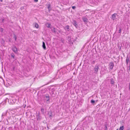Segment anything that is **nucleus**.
Masks as SVG:
<instances>
[{
    "instance_id": "nucleus-1",
    "label": "nucleus",
    "mask_w": 130,
    "mask_h": 130,
    "mask_svg": "<svg viewBox=\"0 0 130 130\" xmlns=\"http://www.w3.org/2000/svg\"><path fill=\"white\" fill-rule=\"evenodd\" d=\"M98 69L99 66H98L96 65L94 69V73H97L98 71Z\"/></svg>"
},
{
    "instance_id": "nucleus-2",
    "label": "nucleus",
    "mask_w": 130,
    "mask_h": 130,
    "mask_svg": "<svg viewBox=\"0 0 130 130\" xmlns=\"http://www.w3.org/2000/svg\"><path fill=\"white\" fill-rule=\"evenodd\" d=\"M12 50L16 54L17 53V49L15 46L13 47L12 48Z\"/></svg>"
},
{
    "instance_id": "nucleus-3",
    "label": "nucleus",
    "mask_w": 130,
    "mask_h": 130,
    "mask_svg": "<svg viewBox=\"0 0 130 130\" xmlns=\"http://www.w3.org/2000/svg\"><path fill=\"white\" fill-rule=\"evenodd\" d=\"M117 15H117V14L116 13H115L113 14H112L111 17L112 19L113 20H115L116 19V17Z\"/></svg>"
},
{
    "instance_id": "nucleus-4",
    "label": "nucleus",
    "mask_w": 130,
    "mask_h": 130,
    "mask_svg": "<svg viewBox=\"0 0 130 130\" xmlns=\"http://www.w3.org/2000/svg\"><path fill=\"white\" fill-rule=\"evenodd\" d=\"M114 66V64L113 62L110 63L109 64V68L110 69H112L113 67Z\"/></svg>"
},
{
    "instance_id": "nucleus-5",
    "label": "nucleus",
    "mask_w": 130,
    "mask_h": 130,
    "mask_svg": "<svg viewBox=\"0 0 130 130\" xmlns=\"http://www.w3.org/2000/svg\"><path fill=\"white\" fill-rule=\"evenodd\" d=\"M48 114L50 118H51L53 116V115L52 113V112L51 111H49Z\"/></svg>"
},
{
    "instance_id": "nucleus-6",
    "label": "nucleus",
    "mask_w": 130,
    "mask_h": 130,
    "mask_svg": "<svg viewBox=\"0 0 130 130\" xmlns=\"http://www.w3.org/2000/svg\"><path fill=\"white\" fill-rule=\"evenodd\" d=\"M7 112V111H6L3 113L2 115V118H4V116H5L6 115Z\"/></svg>"
},
{
    "instance_id": "nucleus-7",
    "label": "nucleus",
    "mask_w": 130,
    "mask_h": 130,
    "mask_svg": "<svg viewBox=\"0 0 130 130\" xmlns=\"http://www.w3.org/2000/svg\"><path fill=\"white\" fill-rule=\"evenodd\" d=\"M73 24L77 28L78 26L77 25V23L75 21H73Z\"/></svg>"
},
{
    "instance_id": "nucleus-8",
    "label": "nucleus",
    "mask_w": 130,
    "mask_h": 130,
    "mask_svg": "<svg viewBox=\"0 0 130 130\" xmlns=\"http://www.w3.org/2000/svg\"><path fill=\"white\" fill-rule=\"evenodd\" d=\"M83 20L85 22H88V20L87 19L85 18H83Z\"/></svg>"
},
{
    "instance_id": "nucleus-9",
    "label": "nucleus",
    "mask_w": 130,
    "mask_h": 130,
    "mask_svg": "<svg viewBox=\"0 0 130 130\" xmlns=\"http://www.w3.org/2000/svg\"><path fill=\"white\" fill-rule=\"evenodd\" d=\"M52 31H53L55 33H57V30H58L57 29L54 28L53 29H52Z\"/></svg>"
},
{
    "instance_id": "nucleus-10",
    "label": "nucleus",
    "mask_w": 130,
    "mask_h": 130,
    "mask_svg": "<svg viewBox=\"0 0 130 130\" xmlns=\"http://www.w3.org/2000/svg\"><path fill=\"white\" fill-rule=\"evenodd\" d=\"M42 46L44 49H46V47L45 46V43L44 42H43V44Z\"/></svg>"
},
{
    "instance_id": "nucleus-11",
    "label": "nucleus",
    "mask_w": 130,
    "mask_h": 130,
    "mask_svg": "<svg viewBox=\"0 0 130 130\" xmlns=\"http://www.w3.org/2000/svg\"><path fill=\"white\" fill-rule=\"evenodd\" d=\"M46 25L47 27H48V28H50V26H51V24L48 23H47L46 24Z\"/></svg>"
},
{
    "instance_id": "nucleus-12",
    "label": "nucleus",
    "mask_w": 130,
    "mask_h": 130,
    "mask_svg": "<svg viewBox=\"0 0 130 130\" xmlns=\"http://www.w3.org/2000/svg\"><path fill=\"white\" fill-rule=\"evenodd\" d=\"M69 26L68 25L66 26L64 28L66 30H67L68 31H69Z\"/></svg>"
},
{
    "instance_id": "nucleus-13",
    "label": "nucleus",
    "mask_w": 130,
    "mask_h": 130,
    "mask_svg": "<svg viewBox=\"0 0 130 130\" xmlns=\"http://www.w3.org/2000/svg\"><path fill=\"white\" fill-rule=\"evenodd\" d=\"M129 61V58L127 56L126 57V63L127 64L128 63Z\"/></svg>"
},
{
    "instance_id": "nucleus-14",
    "label": "nucleus",
    "mask_w": 130,
    "mask_h": 130,
    "mask_svg": "<svg viewBox=\"0 0 130 130\" xmlns=\"http://www.w3.org/2000/svg\"><path fill=\"white\" fill-rule=\"evenodd\" d=\"M46 98L47 99L46 101H49V95H47L46 96Z\"/></svg>"
},
{
    "instance_id": "nucleus-15",
    "label": "nucleus",
    "mask_w": 130,
    "mask_h": 130,
    "mask_svg": "<svg viewBox=\"0 0 130 130\" xmlns=\"http://www.w3.org/2000/svg\"><path fill=\"white\" fill-rule=\"evenodd\" d=\"M11 56L14 59H15V55L13 53H11Z\"/></svg>"
},
{
    "instance_id": "nucleus-16",
    "label": "nucleus",
    "mask_w": 130,
    "mask_h": 130,
    "mask_svg": "<svg viewBox=\"0 0 130 130\" xmlns=\"http://www.w3.org/2000/svg\"><path fill=\"white\" fill-rule=\"evenodd\" d=\"M14 39L15 40V41H16L17 39V37L15 34H14Z\"/></svg>"
},
{
    "instance_id": "nucleus-17",
    "label": "nucleus",
    "mask_w": 130,
    "mask_h": 130,
    "mask_svg": "<svg viewBox=\"0 0 130 130\" xmlns=\"http://www.w3.org/2000/svg\"><path fill=\"white\" fill-rule=\"evenodd\" d=\"M35 26L37 28H38L39 26H38V24L37 23H35Z\"/></svg>"
},
{
    "instance_id": "nucleus-18",
    "label": "nucleus",
    "mask_w": 130,
    "mask_h": 130,
    "mask_svg": "<svg viewBox=\"0 0 130 130\" xmlns=\"http://www.w3.org/2000/svg\"><path fill=\"white\" fill-rule=\"evenodd\" d=\"M124 127L123 126H121L119 128V130H123L124 129Z\"/></svg>"
},
{
    "instance_id": "nucleus-19",
    "label": "nucleus",
    "mask_w": 130,
    "mask_h": 130,
    "mask_svg": "<svg viewBox=\"0 0 130 130\" xmlns=\"http://www.w3.org/2000/svg\"><path fill=\"white\" fill-rule=\"evenodd\" d=\"M111 84H113L114 83V81L113 79H111Z\"/></svg>"
},
{
    "instance_id": "nucleus-20",
    "label": "nucleus",
    "mask_w": 130,
    "mask_h": 130,
    "mask_svg": "<svg viewBox=\"0 0 130 130\" xmlns=\"http://www.w3.org/2000/svg\"><path fill=\"white\" fill-rule=\"evenodd\" d=\"M48 8L49 11H50L51 9V6L50 4H49L48 6Z\"/></svg>"
},
{
    "instance_id": "nucleus-21",
    "label": "nucleus",
    "mask_w": 130,
    "mask_h": 130,
    "mask_svg": "<svg viewBox=\"0 0 130 130\" xmlns=\"http://www.w3.org/2000/svg\"><path fill=\"white\" fill-rule=\"evenodd\" d=\"M4 29L3 28H1L0 30V34H2V33Z\"/></svg>"
},
{
    "instance_id": "nucleus-22",
    "label": "nucleus",
    "mask_w": 130,
    "mask_h": 130,
    "mask_svg": "<svg viewBox=\"0 0 130 130\" xmlns=\"http://www.w3.org/2000/svg\"><path fill=\"white\" fill-rule=\"evenodd\" d=\"M91 102L93 104L95 103V101L94 100H91Z\"/></svg>"
},
{
    "instance_id": "nucleus-23",
    "label": "nucleus",
    "mask_w": 130,
    "mask_h": 130,
    "mask_svg": "<svg viewBox=\"0 0 130 130\" xmlns=\"http://www.w3.org/2000/svg\"><path fill=\"white\" fill-rule=\"evenodd\" d=\"M41 111L43 113H44V109L43 108H41Z\"/></svg>"
},
{
    "instance_id": "nucleus-24",
    "label": "nucleus",
    "mask_w": 130,
    "mask_h": 130,
    "mask_svg": "<svg viewBox=\"0 0 130 130\" xmlns=\"http://www.w3.org/2000/svg\"><path fill=\"white\" fill-rule=\"evenodd\" d=\"M12 83L11 82H10L9 83H8V84H9V86H10L11 85Z\"/></svg>"
},
{
    "instance_id": "nucleus-25",
    "label": "nucleus",
    "mask_w": 130,
    "mask_h": 130,
    "mask_svg": "<svg viewBox=\"0 0 130 130\" xmlns=\"http://www.w3.org/2000/svg\"><path fill=\"white\" fill-rule=\"evenodd\" d=\"M121 29L120 28L119 30V33H121Z\"/></svg>"
},
{
    "instance_id": "nucleus-26",
    "label": "nucleus",
    "mask_w": 130,
    "mask_h": 130,
    "mask_svg": "<svg viewBox=\"0 0 130 130\" xmlns=\"http://www.w3.org/2000/svg\"><path fill=\"white\" fill-rule=\"evenodd\" d=\"M72 8L73 9H75L76 8V7L75 6H73L72 7Z\"/></svg>"
},
{
    "instance_id": "nucleus-27",
    "label": "nucleus",
    "mask_w": 130,
    "mask_h": 130,
    "mask_svg": "<svg viewBox=\"0 0 130 130\" xmlns=\"http://www.w3.org/2000/svg\"><path fill=\"white\" fill-rule=\"evenodd\" d=\"M7 120V123H6V124L8 125V124L9 122H8V120Z\"/></svg>"
},
{
    "instance_id": "nucleus-28",
    "label": "nucleus",
    "mask_w": 130,
    "mask_h": 130,
    "mask_svg": "<svg viewBox=\"0 0 130 130\" xmlns=\"http://www.w3.org/2000/svg\"><path fill=\"white\" fill-rule=\"evenodd\" d=\"M129 91H130V83L129 84Z\"/></svg>"
},
{
    "instance_id": "nucleus-29",
    "label": "nucleus",
    "mask_w": 130,
    "mask_h": 130,
    "mask_svg": "<svg viewBox=\"0 0 130 130\" xmlns=\"http://www.w3.org/2000/svg\"><path fill=\"white\" fill-rule=\"evenodd\" d=\"M4 103L5 104L6 103V102H5V103H4L3 104V103H1V104H2V105H3L4 104Z\"/></svg>"
},
{
    "instance_id": "nucleus-30",
    "label": "nucleus",
    "mask_w": 130,
    "mask_h": 130,
    "mask_svg": "<svg viewBox=\"0 0 130 130\" xmlns=\"http://www.w3.org/2000/svg\"><path fill=\"white\" fill-rule=\"evenodd\" d=\"M34 1L35 2H37L38 1V0H34Z\"/></svg>"
},
{
    "instance_id": "nucleus-31",
    "label": "nucleus",
    "mask_w": 130,
    "mask_h": 130,
    "mask_svg": "<svg viewBox=\"0 0 130 130\" xmlns=\"http://www.w3.org/2000/svg\"><path fill=\"white\" fill-rule=\"evenodd\" d=\"M129 71H130V66H129V69H128Z\"/></svg>"
},
{
    "instance_id": "nucleus-32",
    "label": "nucleus",
    "mask_w": 130,
    "mask_h": 130,
    "mask_svg": "<svg viewBox=\"0 0 130 130\" xmlns=\"http://www.w3.org/2000/svg\"><path fill=\"white\" fill-rule=\"evenodd\" d=\"M95 62L94 61H93L92 62V63L93 64H94V63Z\"/></svg>"
},
{
    "instance_id": "nucleus-33",
    "label": "nucleus",
    "mask_w": 130,
    "mask_h": 130,
    "mask_svg": "<svg viewBox=\"0 0 130 130\" xmlns=\"http://www.w3.org/2000/svg\"><path fill=\"white\" fill-rule=\"evenodd\" d=\"M61 41L62 42H63V40L62 39H61Z\"/></svg>"
},
{
    "instance_id": "nucleus-34",
    "label": "nucleus",
    "mask_w": 130,
    "mask_h": 130,
    "mask_svg": "<svg viewBox=\"0 0 130 130\" xmlns=\"http://www.w3.org/2000/svg\"><path fill=\"white\" fill-rule=\"evenodd\" d=\"M58 32L59 33H60L61 32V31L60 30H58Z\"/></svg>"
},
{
    "instance_id": "nucleus-35",
    "label": "nucleus",
    "mask_w": 130,
    "mask_h": 130,
    "mask_svg": "<svg viewBox=\"0 0 130 130\" xmlns=\"http://www.w3.org/2000/svg\"><path fill=\"white\" fill-rule=\"evenodd\" d=\"M0 1L1 2H2V0H0Z\"/></svg>"
},
{
    "instance_id": "nucleus-36",
    "label": "nucleus",
    "mask_w": 130,
    "mask_h": 130,
    "mask_svg": "<svg viewBox=\"0 0 130 130\" xmlns=\"http://www.w3.org/2000/svg\"><path fill=\"white\" fill-rule=\"evenodd\" d=\"M23 8H23H22V7H21V9H22V8Z\"/></svg>"
},
{
    "instance_id": "nucleus-37",
    "label": "nucleus",
    "mask_w": 130,
    "mask_h": 130,
    "mask_svg": "<svg viewBox=\"0 0 130 130\" xmlns=\"http://www.w3.org/2000/svg\"><path fill=\"white\" fill-rule=\"evenodd\" d=\"M9 41L10 42V39H9Z\"/></svg>"
},
{
    "instance_id": "nucleus-38",
    "label": "nucleus",
    "mask_w": 130,
    "mask_h": 130,
    "mask_svg": "<svg viewBox=\"0 0 130 130\" xmlns=\"http://www.w3.org/2000/svg\"><path fill=\"white\" fill-rule=\"evenodd\" d=\"M3 21H4V19H3Z\"/></svg>"
},
{
    "instance_id": "nucleus-39",
    "label": "nucleus",
    "mask_w": 130,
    "mask_h": 130,
    "mask_svg": "<svg viewBox=\"0 0 130 130\" xmlns=\"http://www.w3.org/2000/svg\"><path fill=\"white\" fill-rule=\"evenodd\" d=\"M10 119V118L9 117V119Z\"/></svg>"
},
{
    "instance_id": "nucleus-40",
    "label": "nucleus",
    "mask_w": 130,
    "mask_h": 130,
    "mask_svg": "<svg viewBox=\"0 0 130 130\" xmlns=\"http://www.w3.org/2000/svg\"><path fill=\"white\" fill-rule=\"evenodd\" d=\"M35 130H37V129H35Z\"/></svg>"
},
{
    "instance_id": "nucleus-41",
    "label": "nucleus",
    "mask_w": 130,
    "mask_h": 130,
    "mask_svg": "<svg viewBox=\"0 0 130 130\" xmlns=\"http://www.w3.org/2000/svg\"><path fill=\"white\" fill-rule=\"evenodd\" d=\"M117 130H118V129H117Z\"/></svg>"
}]
</instances>
